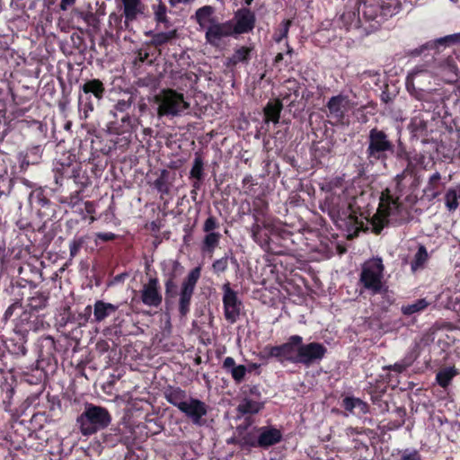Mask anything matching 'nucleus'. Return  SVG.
<instances>
[{"instance_id": "nucleus-1", "label": "nucleus", "mask_w": 460, "mask_h": 460, "mask_svg": "<svg viewBox=\"0 0 460 460\" xmlns=\"http://www.w3.org/2000/svg\"><path fill=\"white\" fill-rule=\"evenodd\" d=\"M111 415L105 408L93 404L87 405L84 411L77 419L80 430L84 436L92 435L100 429H105L111 423Z\"/></svg>"}, {"instance_id": "nucleus-2", "label": "nucleus", "mask_w": 460, "mask_h": 460, "mask_svg": "<svg viewBox=\"0 0 460 460\" xmlns=\"http://www.w3.org/2000/svg\"><path fill=\"white\" fill-rule=\"evenodd\" d=\"M155 102L158 104L157 116L178 117L190 108V103L185 101L182 93L172 89H164L155 96Z\"/></svg>"}, {"instance_id": "nucleus-3", "label": "nucleus", "mask_w": 460, "mask_h": 460, "mask_svg": "<svg viewBox=\"0 0 460 460\" xmlns=\"http://www.w3.org/2000/svg\"><path fill=\"white\" fill-rule=\"evenodd\" d=\"M394 152V146L389 140L387 134L376 128L369 131L368 146L367 148V155L368 158L375 160L385 159L387 153L393 154Z\"/></svg>"}, {"instance_id": "nucleus-4", "label": "nucleus", "mask_w": 460, "mask_h": 460, "mask_svg": "<svg viewBox=\"0 0 460 460\" xmlns=\"http://www.w3.org/2000/svg\"><path fill=\"white\" fill-rule=\"evenodd\" d=\"M383 270L384 265L381 259L368 261L363 265L360 281L366 288L378 293L382 288Z\"/></svg>"}, {"instance_id": "nucleus-5", "label": "nucleus", "mask_w": 460, "mask_h": 460, "mask_svg": "<svg viewBox=\"0 0 460 460\" xmlns=\"http://www.w3.org/2000/svg\"><path fill=\"white\" fill-rule=\"evenodd\" d=\"M400 203L397 199H393L389 194L382 193L380 206L377 212L373 216L371 223L373 231L376 234H380L385 226L388 224V217L394 211H399Z\"/></svg>"}, {"instance_id": "nucleus-6", "label": "nucleus", "mask_w": 460, "mask_h": 460, "mask_svg": "<svg viewBox=\"0 0 460 460\" xmlns=\"http://www.w3.org/2000/svg\"><path fill=\"white\" fill-rule=\"evenodd\" d=\"M199 277L200 268L196 267L190 271L187 278L181 283L179 299V312L181 316H185L190 311V300Z\"/></svg>"}, {"instance_id": "nucleus-7", "label": "nucleus", "mask_w": 460, "mask_h": 460, "mask_svg": "<svg viewBox=\"0 0 460 460\" xmlns=\"http://www.w3.org/2000/svg\"><path fill=\"white\" fill-rule=\"evenodd\" d=\"M80 88L85 94L84 112L85 117H87V112L93 111L94 110V106L103 98L105 87L101 80L91 79L87 80L80 86Z\"/></svg>"}, {"instance_id": "nucleus-8", "label": "nucleus", "mask_w": 460, "mask_h": 460, "mask_svg": "<svg viewBox=\"0 0 460 460\" xmlns=\"http://www.w3.org/2000/svg\"><path fill=\"white\" fill-rule=\"evenodd\" d=\"M223 304L226 319L234 323L237 321L242 308V301L238 298L237 293L230 287V283L223 285Z\"/></svg>"}, {"instance_id": "nucleus-9", "label": "nucleus", "mask_w": 460, "mask_h": 460, "mask_svg": "<svg viewBox=\"0 0 460 460\" xmlns=\"http://www.w3.org/2000/svg\"><path fill=\"white\" fill-rule=\"evenodd\" d=\"M297 363L305 366H310L320 361L325 355L326 348L318 342H310L308 344L300 343L296 349Z\"/></svg>"}, {"instance_id": "nucleus-10", "label": "nucleus", "mask_w": 460, "mask_h": 460, "mask_svg": "<svg viewBox=\"0 0 460 460\" xmlns=\"http://www.w3.org/2000/svg\"><path fill=\"white\" fill-rule=\"evenodd\" d=\"M235 34L234 29V22L228 21L226 22H217V21L209 25L206 31V40L212 46H218L220 40L225 37H229Z\"/></svg>"}, {"instance_id": "nucleus-11", "label": "nucleus", "mask_w": 460, "mask_h": 460, "mask_svg": "<svg viewBox=\"0 0 460 460\" xmlns=\"http://www.w3.org/2000/svg\"><path fill=\"white\" fill-rule=\"evenodd\" d=\"M180 411L183 412L194 425L202 426L205 422L203 417L208 413V406L200 400L190 398Z\"/></svg>"}, {"instance_id": "nucleus-12", "label": "nucleus", "mask_w": 460, "mask_h": 460, "mask_svg": "<svg viewBox=\"0 0 460 460\" xmlns=\"http://www.w3.org/2000/svg\"><path fill=\"white\" fill-rule=\"evenodd\" d=\"M282 438L280 430L275 428L262 427L259 429V436L257 440H251L243 438L244 442L252 447H260L267 448L279 443Z\"/></svg>"}, {"instance_id": "nucleus-13", "label": "nucleus", "mask_w": 460, "mask_h": 460, "mask_svg": "<svg viewBox=\"0 0 460 460\" xmlns=\"http://www.w3.org/2000/svg\"><path fill=\"white\" fill-rule=\"evenodd\" d=\"M235 23L234 29L235 34L246 33L254 28L255 14L248 8H241L234 14Z\"/></svg>"}, {"instance_id": "nucleus-14", "label": "nucleus", "mask_w": 460, "mask_h": 460, "mask_svg": "<svg viewBox=\"0 0 460 460\" xmlns=\"http://www.w3.org/2000/svg\"><path fill=\"white\" fill-rule=\"evenodd\" d=\"M141 300L148 306L158 307L161 305L162 295L159 292L157 279L151 278L148 283L143 286Z\"/></svg>"}, {"instance_id": "nucleus-15", "label": "nucleus", "mask_w": 460, "mask_h": 460, "mask_svg": "<svg viewBox=\"0 0 460 460\" xmlns=\"http://www.w3.org/2000/svg\"><path fill=\"white\" fill-rule=\"evenodd\" d=\"M42 156V150L40 146L36 145L29 148L25 153L20 152L17 159L19 161V167L22 172H25L29 165L38 164Z\"/></svg>"}, {"instance_id": "nucleus-16", "label": "nucleus", "mask_w": 460, "mask_h": 460, "mask_svg": "<svg viewBox=\"0 0 460 460\" xmlns=\"http://www.w3.org/2000/svg\"><path fill=\"white\" fill-rule=\"evenodd\" d=\"M302 341L301 336L293 335L288 339V342L282 344L283 360L285 359L292 363H297L296 349Z\"/></svg>"}, {"instance_id": "nucleus-17", "label": "nucleus", "mask_w": 460, "mask_h": 460, "mask_svg": "<svg viewBox=\"0 0 460 460\" xmlns=\"http://www.w3.org/2000/svg\"><path fill=\"white\" fill-rule=\"evenodd\" d=\"M124 6L125 24L137 19L138 14L143 13L144 5L140 0H121Z\"/></svg>"}, {"instance_id": "nucleus-18", "label": "nucleus", "mask_w": 460, "mask_h": 460, "mask_svg": "<svg viewBox=\"0 0 460 460\" xmlns=\"http://www.w3.org/2000/svg\"><path fill=\"white\" fill-rule=\"evenodd\" d=\"M118 307V305L102 300L96 301L93 305L94 321L97 323L102 322L106 317L114 314Z\"/></svg>"}, {"instance_id": "nucleus-19", "label": "nucleus", "mask_w": 460, "mask_h": 460, "mask_svg": "<svg viewBox=\"0 0 460 460\" xmlns=\"http://www.w3.org/2000/svg\"><path fill=\"white\" fill-rule=\"evenodd\" d=\"M283 109V104L279 99L270 101L263 109L265 115V121L277 124L279 120L280 112Z\"/></svg>"}, {"instance_id": "nucleus-20", "label": "nucleus", "mask_w": 460, "mask_h": 460, "mask_svg": "<svg viewBox=\"0 0 460 460\" xmlns=\"http://www.w3.org/2000/svg\"><path fill=\"white\" fill-rule=\"evenodd\" d=\"M346 103L347 98L340 94L337 96H333L329 100L327 103V108L333 118L342 119L344 116Z\"/></svg>"}, {"instance_id": "nucleus-21", "label": "nucleus", "mask_w": 460, "mask_h": 460, "mask_svg": "<svg viewBox=\"0 0 460 460\" xmlns=\"http://www.w3.org/2000/svg\"><path fill=\"white\" fill-rule=\"evenodd\" d=\"M215 8L205 5L196 11L195 16L200 27L205 28L208 24L212 25L217 20L214 17Z\"/></svg>"}, {"instance_id": "nucleus-22", "label": "nucleus", "mask_w": 460, "mask_h": 460, "mask_svg": "<svg viewBox=\"0 0 460 460\" xmlns=\"http://www.w3.org/2000/svg\"><path fill=\"white\" fill-rule=\"evenodd\" d=\"M146 35L152 37L150 43L151 45L155 47L162 46L178 38L177 30H172L170 31L158 33L148 31L146 32Z\"/></svg>"}, {"instance_id": "nucleus-23", "label": "nucleus", "mask_w": 460, "mask_h": 460, "mask_svg": "<svg viewBox=\"0 0 460 460\" xmlns=\"http://www.w3.org/2000/svg\"><path fill=\"white\" fill-rule=\"evenodd\" d=\"M166 400L179 410L187 402L186 393L181 388H171L165 393Z\"/></svg>"}, {"instance_id": "nucleus-24", "label": "nucleus", "mask_w": 460, "mask_h": 460, "mask_svg": "<svg viewBox=\"0 0 460 460\" xmlns=\"http://www.w3.org/2000/svg\"><path fill=\"white\" fill-rule=\"evenodd\" d=\"M263 408V402L243 398L237 406V411L242 414H256Z\"/></svg>"}, {"instance_id": "nucleus-25", "label": "nucleus", "mask_w": 460, "mask_h": 460, "mask_svg": "<svg viewBox=\"0 0 460 460\" xmlns=\"http://www.w3.org/2000/svg\"><path fill=\"white\" fill-rule=\"evenodd\" d=\"M169 174L170 172L167 170H162L159 177L153 183L154 187L162 195H168L170 193L171 183L169 182Z\"/></svg>"}, {"instance_id": "nucleus-26", "label": "nucleus", "mask_w": 460, "mask_h": 460, "mask_svg": "<svg viewBox=\"0 0 460 460\" xmlns=\"http://www.w3.org/2000/svg\"><path fill=\"white\" fill-rule=\"evenodd\" d=\"M457 375V370L455 367H446L441 369L436 376L438 384L446 388L449 385L454 376Z\"/></svg>"}, {"instance_id": "nucleus-27", "label": "nucleus", "mask_w": 460, "mask_h": 460, "mask_svg": "<svg viewBox=\"0 0 460 460\" xmlns=\"http://www.w3.org/2000/svg\"><path fill=\"white\" fill-rule=\"evenodd\" d=\"M48 296L43 293H36L29 299L28 306L32 310H40L46 306Z\"/></svg>"}, {"instance_id": "nucleus-28", "label": "nucleus", "mask_w": 460, "mask_h": 460, "mask_svg": "<svg viewBox=\"0 0 460 460\" xmlns=\"http://www.w3.org/2000/svg\"><path fill=\"white\" fill-rule=\"evenodd\" d=\"M135 102V96L132 93H126L123 98L118 100L114 110L119 112L126 111Z\"/></svg>"}, {"instance_id": "nucleus-29", "label": "nucleus", "mask_w": 460, "mask_h": 460, "mask_svg": "<svg viewBox=\"0 0 460 460\" xmlns=\"http://www.w3.org/2000/svg\"><path fill=\"white\" fill-rule=\"evenodd\" d=\"M76 13L82 20H84V22L88 26H92L95 29L99 28L100 19L95 13H93L92 12H81V11H76Z\"/></svg>"}, {"instance_id": "nucleus-30", "label": "nucleus", "mask_w": 460, "mask_h": 460, "mask_svg": "<svg viewBox=\"0 0 460 460\" xmlns=\"http://www.w3.org/2000/svg\"><path fill=\"white\" fill-rule=\"evenodd\" d=\"M440 180H441V175L439 172H435L434 174H432L429 179V182L425 189V192H427V193L430 192L431 197L436 198L438 195L437 189H438Z\"/></svg>"}, {"instance_id": "nucleus-31", "label": "nucleus", "mask_w": 460, "mask_h": 460, "mask_svg": "<svg viewBox=\"0 0 460 460\" xmlns=\"http://www.w3.org/2000/svg\"><path fill=\"white\" fill-rule=\"evenodd\" d=\"M220 237L219 233H208L203 240L204 249L212 252L218 244Z\"/></svg>"}, {"instance_id": "nucleus-32", "label": "nucleus", "mask_w": 460, "mask_h": 460, "mask_svg": "<svg viewBox=\"0 0 460 460\" xmlns=\"http://www.w3.org/2000/svg\"><path fill=\"white\" fill-rule=\"evenodd\" d=\"M251 49L247 47H241L235 50L234 55L229 58V63L235 65L238 62L247 60Z\"/></svg>"}, {"instance_id": "nucleus-33", "label": "nucleus", "mask_w": 460, "mask_h": 460, "mask_svg": "<svg viewBox=\"0 0 460 460\" xmlns=\"http://www.w3.org/2000/svg\"><path fill=\"white\" fill-rule=\"evenodd\" d=\"M190 177L200 181L203 176V160L200 156H196L190 170Z\"/></svg>"}, {"instance_id": "nucleus-34", "label": "nucleus", "mask_w": 460, "mask_h": 460, "mask_svg": "<svg viewBox=\"0 0 460 460\" xmlns=\"http://www.w3.org/2000/svg\"><path fill=\"white\" fill-rule=\"evenodd\" d=\"M446 206L450 211H454L458 207V198L456 190H448L445 196Z\"/></svg>"}, {"instance_id": "nucleus-35", "label": "nucleus", "mask_w": 460, "mask_h": 460, "mask_svg": "<svg viewBox=\"0 0 460 460\" xmlns=\"http://www.w3.org/2000/svg\"><path fill=\"white\" fill-rule=\"evenodd\" d=\"M428 253L424 246H420L418 252L415 254L414 261L411 264V269L415 270L418 267L421 266L427 260Z\"/></svg>"}, {"instance_id": "nucleus-36", "label": "nucleus", "mask_w": 460, "mask_h": 460, "mask_svg": "<svg viewBox=\"0 0 460 460\" xmlns=\"http://www.w3.org/2000/svg\"><path fill=\"white\" fill-rule=\"evenodd\" d=\"M427 305H428V303L424 299H421L412 305L403 307L402 313L404 314L410 315V314H412L416 312H419V311L424 309Z\"/></svg>"}, {"instance_id": "nucleus-37", "label": "nucleus", "mask_w": 460, "mask_h": 460, "mask_svg": "<svg viewBox=\"0 0 460 460\" xmlns=\"http://www.w3.org/2000/svg\"><path fill=\"white\" fill-rule=\"evenodd\" d=\"M246 367L243 366V365H238L236 366L234 368H233L232 370H230V374L233 377V379L236 382V383H241L243 378H244V376L246 374Z\"/></svg>"}, {"instance_id": "nucleus-38", "label": "nucleus", "mask_w": 460, "mask_h": 460, "mask_svg": "<svg viewBox=\"0 0 460 460\" xmlns=\"http://www.w3.org/2000/svg\"><path fill=\"white\" fill-rule=\"evenodd\" d=\"M291 25L290 20L283 21L281 23V28L279 30V34L275 37V40L277 42L281 41L283 39L288 37V30Z\"/></svg>"}, {"instance_id": "nucleus-39", "label": "nucleus", "mask_w": 460, "mask_h": 460, "mask_svg": "<svg viewBox=\"0 0 460 460\" xmlns=\"http://www.w3.org/2000/svg\"><path fill=\"white\" fill-rule=\"evenodd\" d=\"M155 20L159 22H167L166 7L164 4H160L155 11Z\"/></svg>"}, {"instance_id": "nucleus-40", "label": "nucleus", "mask_w": 460, "mask_h": 460, "mask_svg": "<svg viewBox=\"0 0 460 460\" xmlns=\"http://www.w3.org/2000/svg\"><path fill=\"white\" fill-rule=\"evenodd\" d=\"M218 223L216 217L210 216L207 218L203 225V231L206 233H213L212 231L217 228Z\"/></svg>"}, {"instance_id": "nucleus-41", "label": "nucleus", "mask_w": 460, "mask_h": 460, "mask_svg": "<svg viewBox=\"0 0 460 460\" xmlns=\"http://www.w3.org/2000/svg\"><path fill=\"white\" fill-rule=\"evenodd\" d=\"M227 257H224L214 261L212 267L216 272H224L227 268Z\"/></svg>"}, {"instance_id": "nucleus-42", "label": "nucleus", "mask_w": 460, "mask_h": 460, "mask_svg": "<svg viewBox=\"0 0 460 460\" xmlns=\"http://www.w3.org/2000/svg\"><path fill=\"white\" fill-rule=\"evenodd\" d=\"M425 69H420L419 67L414 68L411 73H409L407 79H406V84L407 87H414V81L418 74L425 72Z\"/></svg>"}, {"instance_id": "nucleus-43", "label": "nucleus", "mask_w": 460, "mask_h": 460, "mask_svg": "<svg viewBox=\"0 0 460 460\" xmlns=\"http://www.w3.org/2000/svg\"><path fill=\"white\" fill-rule=\"evenodd\" d=\"M21 307H22V304L19 301L13 303L4 312V321H7L9 318L12 317L15 309L21 308Z\"/></svg>"}, {"instance_id": "nucleus-44", "label": "nucleus", "mask_w": 460, "mask_h": 460, "mask_svg": "<svg viewBox=\"0 0 460 460\" xmlns=\"http://www.w3.org/2000/svg\"><path fill=\"white\" fill-rule=\"evenodd\" d=\"M356 402L358 398L346 397L343 399V406L346 411H352L354 408H357Z\"/></svg>"}, {"instance_id": "nucleus-45", "label": "nucleus", "mask_w": 460, "mask_h": 460, "mask_svg": "<svg viewBox=\"0 0 460 460\" xmlns=\"http://www.w3.org/2000/svg\"><path fill=\"white\" fill-rule=\"evenodd\" d=\"M269 354L271 357L279 358L280 360H283L282 345L270 347Z\"/></svg>"}, {"instance_id": "nucleus-46", "label": "nucleus", "mask_w": 460, "mask_h": 460, "mask_svg": "<svg viewBox=\"0 0 460 460\" xmlns=\"http://www.w3.org/2000/svg\"><path fill=\"white\" fill-rule=\"evenodd\" d=\"M83 244L82 240H75L70 244V255L71 257H74L78 252L79 249L81 248Z\"/></svg>"}, {"instance_id": "nucleus-47", "label": "nucleus", "mask_w": 460, "mask_h": 460, "mask_svg": "<svg viewBox=\"0 0 460 460\" xmlns=\"http://www.w3.org/2000/svg\"><path fill=\"white\" fill-rule=\"evenodd\" d=\"M236 367L235 361L233 358L227 357L225 358L223 362V367L227 371L230 372L233 368Z\"/></svg>"}, {"instance_id": "nucleus-48", "label": "nucleus", "mask_w": 460, "mask_h": 460, "mask_svg": "<svg viewBox=\"0 0 460 460\" xmlns=\"http://www.w3.org/2000/svg\"><path fill=\"white\" fill-rule=\"evenodd\" d=\"M444 40H448V45L460 44V33L447 35Z\"/></svg>"}, {"instance_id": "nucleus-49", "label": "nucleus", "mask_w": 460, "mask_h": 460, "mask_svg": "<svg viewBox=\"0 0 460 460\" xmlns=\"http://www.w3.org/2000/svg\"><path fill=\"white\" fill-rule=\"evenodd\" d=\"M98 239H101L104 242L111 241L115 238V234L112 233H99L96 234Z\"/></svg>"}, {"instance_id": "nucleus-50", "label": "nucleus", "mask_w": 460, "mask_h": 460, "mask_svg": "<svg viewBox=\"0 0 460 460\" xmlns=\"http://www.w3.org/2000/svg\"><path fill=\"white\" fill-rule=\"evenodd\" d=\"M149 57V54L147 52H142L139 50L137 52V55L135 59V64L138 63H144Z\"/></svg>"}, {"instance_id": "nucleus-51", "label": "nucleus", "mask_w": 460, "mask_h": 460, "mask_svg": "<svg viewBox=\"0 0 460 460\" xmlns=\"http://www.w3.org/2000/svg\"><path fill=\"white\" fill-rule=\"evenodd\" d=\"M402 460H420L419 454L414 451L409 454H404L402 456Z\"/></svg>"}, {"instance_id": "nucleus-52", "label": "nucleus", "mask_w": 460, "mask_h": 460, "mask_svg": "<svg viewBox=\"0 0 460 460\" xmlns=\"http://www.w3.org/2000/svg\"><path fill=\"white\" fill-rule=\"evenodd\" d=\"M357 408L360 410L362 413H367L368 411V405L367 402L358 398V402H356Z\"/></svg>"}, {"instance_id": "nucleus-53", "label": "nucleus", "mask_w": 460, "mask_h": 460, "mask_svg": "<svg viewBox=\"0 0 460 460\" xmlns=\"http://www.w3.org/2000/svg\"><path fill=\"white\" fill-rule=\"evenodd\" d=\"M75 2V0H61L60 2V9L63 10V11H66L68 6L74 4Z\"/></svg>"}, {"instance_id": "nucleus-54", "label": "nucleus", "mask_w": 460, "mask_h": 460, "mask_svg": "<svg viewBox=\"0 0 460 460\" xmlns=\"http://www.w3.org/2000/svg\"><path fill=\"white\" fill-rule=\"evenodd\" d=\"M175 288V284L172 279H168L165 283V292L168 294L172 288Z\"/></svg>"}, {"instance_id": "nucleus-55", "label": "nucleus", "mask_w": 460, "mask_h": 460, "mask_svg": "<svg viewBox=\"0 0 460 460\" xmlns=\"http://www.w3.org/2000/svg\"><path fill=\"white\" fill-rule=\"evenodd\" d=\"M445 37H442V38H439L438 40H435V42L433 44L430 45V47H432L433 45H448V40H444Z\"/></svg>"}, {"instance_id": "nucleus-56", "label": "nucleus", "mask_w": 460, "mask_h": 460, "mask_svg": "<svg viewBox=\"0 0 460 460\" xmlns=\"http://www.w3.org/2000/svg\"><path fill=\"white\" fill-rule=\"evenodd\" d=\"M91 314H92V306L91 305H87L85 307L84 313V316L85 321H87L89 319V317L91 316Z\"/></svg>"}, {"instance_id": "nucleus-57", "label": "nucleus", "mask_w": 460, "mask_h": 460, "mask_svg": "<svg viewBox=\"0 0 460 460\" xmlns=\"http://www.w3.org/2000/svg\"><path fill=\"white\" fill-rule=\"evenodd\" d=\"M137 108H138L140 113H144L147 109V105L145 102L142 101L138 103Z\"/></svg>"}, {"instance_id": "nucleus-58", "label": "nucleus", "mask_w": 460, "mask_h": 460, "mask_svg": "<svg viewBox=\"0 0 460 460\" xmlns=\"http://www.w3.org/2000/svg\"><path fill=\"white\" fill-rule=\"evenodd\" d=\"M429 47H430V45H429V44L424 45V46L420 47V49H415L414 51H412V54H414V55H420V54L422 52V50H423L424 49H427V48H429Z\"/></svg>"}, {"instance_id": "nucleus-59", "label": "nucleus", "mask_w": 460, "mask_h": 460, "mask_svg": "<svg viewBox=\"0 0 460 460\" xmlns=\"http://www.w3.org/2000/svg\"><path fill=\"white\" fill-rule=\"evenodd\" d=\"M283 59V54L282 53H279L276 58H275V63H279L280 62L281 60Z\"/></svg>"}, {"instance_id": "nucleus-60", "label": "nucleus", "mask_w": 460, "mask_h": 460, "mask_svg": "<svg viewBox=\"0 0 460 460\" xmlns=\"http://www.w3.org/2000/svg\"><path fill=\"white\" fill-rule=\"evenodd\" d=\"M179 3H183V0H170V4L174 6Z\"/></svg>"}, {"instance_id": "nucleus-61", "label": "nucleus", "mask_w": 460, "mask_h": 460, "mask_svg": "<svg viewBox=\"0 0 460 460\" xmlns=\"http://www.w3.org/2000/svg\"><path fill=\"white\" fill-rule=\"evenodd\" d=\"M259 229H260L259 225H254V226H252V233H253V235H255V234L258 233Z\"/></svg>"}, {"instance_id": "nucleus-62", "label": "nucleus", "mask_w": 460, "mask_h": 460, "mask_svg": "<svg viewBox=\"0 0 460 460\" xmlns=\"http://www.w3.org/2000/svg\"><path fill=\"white\" fill-rule=\"evenodd\" d=\"M388 368L389 369H394V370H397V371H401V366H397V365H394L393 367H389Z\"/></svg>"}, {"instance_id": "nucleus-63", "label": "nucleus", "mask_w": 460, "mask_h": 460, "mask_svg": "<svg viewBox=\"0 0 460 460\" xmlns=\"http://www.w3.org/2000/svg\"><path fill=\"white\" fill-rule=\"evenodd\" d=\"M193 188H194V189H199V181H198V180H197V181H195V182L193 183Z\"/></svg>"}, {"instance_id": "nucleus-64", "label": "nucleus", "mask_w": 460, "mask_h": 460, "mask_svg": "<svg viewBox=\"0 0 460 460\" xmlns=\"http://www.w3.org/2000/svg\"><path fill=\"white\" fill-rule=\"evenodd\" d=\"M257 390H258L257 386H253V387L251 389V393H252V394H257Z\"/></svg>"}]
</instances>
